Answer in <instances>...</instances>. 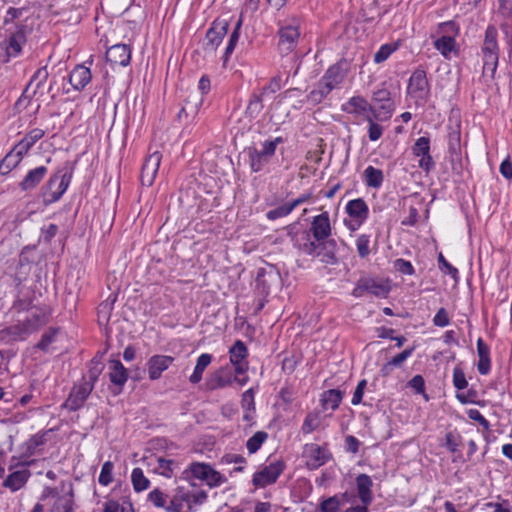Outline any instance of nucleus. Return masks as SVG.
I'll use <instances>...</instances> for the list:
<instances>
[{
	"instance_id": "1",
	"label": "nucleus",
	"mask_w": 512,
	"mask_h": 512,
	"mask_svg": "<svg viewBox=\"0 0 512 512\" xmlns=\"http://www.w3.org/2000/svg\"><path fill=\"white\" fill-rule=\"evenodd\" d=\"M74 172V164L65 162L42 186L40 196L44 206H49L61 199L68 189Z\"/></svg>"
},
{
	"instance_id": "2",
	"label": "nucleus",
	"mask_w": 512,
	"mask_h": 512,
	"mask_svg": "<svg viewBox=\"0 0 512 512\" xmlns=\"http://www.w3.org/2000/svg\"><path fill=\"white\" fill-rule=\"evenodd\" d=\"M207 498L208 494L204 490L193 491L179 486L174 490L166 512H192L194 505H202Z\"/></svg>"
},
{
	"instance_id": "3",
	"label": "nucleus",
	"mask_w": 512,
	"mask_h": 512,
	"mask_svg": "<svg viewBox=\"0 0 512 512\" xmlns=\"http://www.w3.org/2000/svg\"><path fill=\"white\" fill-rule=\"evenodd\" d=\"M498 31L493 25H489L485 31V37L481 48L483 56V73L494 76L499 60V46L497 42Z\"/></svg>"
},
{
	"instance_id": "4",
	"label": "nucleus",
	"mask_w": 512,
	"mask_h": 512,
	"mask_svg": "<svg viewBox=\"0 0 512 512\" xmlns=\"http://www.w3.org/2000/svg\"><path fill=\"white\" fill-rule=\"evenodd\" d=\"M277 48L281 56L291 54L297 47L300 39V21L292 19L285 21L279 28Z\"/></svg>"
},
{
	"instance_id": "5",
	"label": "nucleus",
	"mask_w": 512,
	"mask_h": 512,
	"mask_svg": "<svg viewBox=\"0 0 512 512\" xmlns=\"http://www.w3.org/2000/svg\"><path fill=\"white\" fill-rule=\"evenodd\" d=\"M390 290L391 286L388 280L362 277L357 281L356 286L352 291V295L359 298L365 293H370L379 298H386Z\"/></svg>"
},
{
	"instance_id": "6",
	"label": "nucleus",
	"mask_w": 512,
	"mask_h": 512,
	"mask_svg": "<svg viewBox=\"0 0 512 512\" xmlns=\"http://www.w3.org/2000/svg\"><path fill=\"white\" fill-rule=\"evenodd\" d=\"M407 92L415 99L416 103H424L427 101L430 93V85L426 71L422 67H418L410 76Z\"/></svg>"
},
{
	"instance_id": "7",
	"label": "nucleus",
	"mask_w": 512,
	"mask_h": 512,
	"mask_svg": "<svg viewBox=\"0 0 512 512\" xmlns=\"http://www.w3.org/2000/svg\"><path fill=\"white\" fill-rule=\"evenodd\" d=\"M285 468V463L282 460H276L262 467L259 471L254 473L252 483L255 487L264 488L268 485L275 483L278 477L282 474Z\"/></svg>"
},
{
	"instance_id": "8",
	"label": "nucleus",
	"mask_w": 512,
	"mask_h": 512,
	"mask_svg": "<svg viewBox=\"0 0 512 512\" xmlns=\"http://www.w3.org/2000/svg\"><path fill=\"white\" fill-rule=\"evenodd\" d=\"M372 101L378 105L374 107V115L377 119L389 120L394 111L395 103L391 97V92L382 87L373 92Z\"/></svg>"
},
{
	"instance_id": "9",
	"label": "nucleus",
	"mask_w": 512,
	"mask_h": 512,
	"mask_svg": "<svg viewBox=\"0 0 512 512\" xmlns=\"http://www.w3.org/2000/svg\"><path fill=\"white\" fill-rule=\"evenodd\" d=\"M303 457L306 460L307 468L315 470L326 464L332 455L326 447L310 443L304 446Z\"/></svg>"
},
{
	"instance_id": "10",
	"label": "nucleus",
	"mask_w": 512,
	"mask_h": 512,
	"mask_svg": "<svg viewBox=\"0 0 512 512\" xmlns=\"http://www.w3.org/2000/svg\"><path fill=\"white\" fill-rule=\"evenodd\" d=\"M92 391L93 389H91V385H86L82 381L78 384H75L72 387L68 398L63 403V407L73 412L79 410L84 406Z\"/></svg>"
},
{
	"instance_id": "11",
	"label": "nucleus",
	"mask_w": 512,
	"mask_h": 512,
	"mask_svg": "<svg viewBox=\"0 0 512 512\" xmlns=\"http://www.w3.org/2000/svg\"><path fill=\"white\" fill-rule=\"evenodd\" d=\"M74 491L70 482H61V494L54 500L49 512H74Z\"/></svg>"
},
{
	"instance_id": "12",
	"label": "nucleus",
	"mask_w": 512,
	"mask_h": 512,
	"mask_svg": "<svg viewBox=\"0 0 512 512\" xmlns=\"http://www.w3.org/2000/svg\"><path fill=\"white\" fill-rule=\"evenodd\" d=\"M229 23L225 19H216L206 33V51H215L222 43L223 38L227 34Z\"/></svg>"
},
{
	"instance_id": "13",
	"label": "nucleus",
	"mask_w": 512,
	"mask_h": 512,
	"mask_svg": "<svg viewBox=\"0 0 512 512\" xmlns=\"http://www.w3.org/2000/svg\"><path fill=\"white\" fill-rule=\"evenodd\" d=\"M248 349L241 340L235 341L229 349V360L233 365L235 374L242 375L248 370Z\"/></svg>"
},
{
	"instance_id": "14",
	"label": "nucleus",
	"mask_w": 512,
	"mask_h": 512,
	"mask_svg": "<svg viewBox=\"0 0 512 512\" xmlns=\"http://www.w3.org/2000/svg\"><path fill=\"white\" fill-rule=\"evenodd\" d=\"M49 322V314L43 308L32 309L25 320L19 322L27 337Z\"/></svg>"
},
{
	"instance_id": "15",
	"label": "nucleus",
	"mask_w": 512,
	"mask_h": 512,
	"mask_svg": "<svg viewBox=\"0 0 512 512\" xmlns=\"http://www.w3.org/2000/svg\"><path fill=\"white\" fill-rule=\"evenodd\" d=\"M341 110L347 114L367 117L374 115V106L362 96H353L341 106Z\"/></svg>"
},
{
	"instance_id": "16",
	"label": "nucleus",
	"mask_w": 512,
	"mask_h": 512,
	"mask_svg": "<svg viewBox=\"0 0 512 512\" xmlns=\"http://www.w3.org/2000/svg\"><path fill=\"white\" fill-rule=\"evenodd\" d=\"M331 223L328 212H323L317 216H315L311 222L310 233L313 235V238L320 242L328 241L331 235Z\"/></svg>"
},
{
	"instance_id": "17",
	"label": "nucleus",
	"mask_w": 512,
	"mask_h": 512,
	"mask_svg": "<svg viewBox=\"0 0 512 512\" xmlns=\"http://www.w3.org/2000/svg\"><path fill=\"white\" fill-rule=\"evenodd\" d=\"M294 65H296L295 67V70L293 72V75H297L298 71H299V67H300V62H298V58L296 56H293L289 59L288 61V64L286 65H283V74L279 73L277 75H275L269 82V84L265 87H263L261 90H262V93H276L277 91H279L281 88H282V84L283 82L286 83L288 82V79H289V76H290V71L288 70V67H293Z\"/></svg>"
},
{
	"instance_id": "18",
	"label": "nucleus",
	"mask_w": 512,
	"mask_h": 512,
	"mask_svg": "<svg viewBox=\"0 0 512 512\" xmlns=\"http://www.w3.org/2000/svg\"><path fill=\"white\" fill-rule=\"evenodd\" d=\"M161 159L162 155L158 151L149 154L145 159L140 175V179L143 185L151 186L154 183Z\"/></svg>"
},
{
	"instance_id": "19",
	"label": "nucleus",
	"mask_w": 512,
	"mask_h": 512,
	"mask_svg": "<svg viewBox=\"0 0 512 512\" xmlns=\"http://www.w3.org/2000/svg\"><path fill=\"white\" fill-rule=\"evenodd\" d=\"M345 209L349 217L356 224L355 226H349L351 230L357 229L368 218L369 208L362 198L350 200Z\"/></svg>"
},
{
	"instance_id": "20",
	"label": "nucleus",
	"mask_w": 512,
	"mask_h": 512,
	"mask_svg": "<svg viewBox=\"0 0 512 512\" xmlns=\"http://www.w3.org/2000/svg\"><path fill=\"white\" fill-rule=\"evenodd\" d=\"M174 362V357L169 355H153L146 363L148 377L150 380H158Z\"/></svg>"
},
{
	"instance_id": "21",
	"label": "nucleus",
	"mask_w": 512,
	"mask_h": 512,
	"mask_svg": "<svg viewBox=\"0 0 512 512\" xmlns=\"http://www.w3.org/2000/svg\"><path fill=\"white\" fill-rule=\"evenodd\" d=\"M294 246L302 253L309 256H321L320 242L311 240L310 232L304 231L301 234L291 235Z\"/></svg>"
},
{
	"instance_id": "22",
	"label": "nucleus",
	"mask_w": 512,
	"mask_h": 512,
	"mask_svg": "<svg viewBox=\"0 0 512 512\" xmlns=\"http://www.w3.org/2000/svg\"><path fill=\"white\" fill-rule=\"evenodd\" d=\"M294 246L302 253L309 256H321L320 242L311 240L310 232L304 231L301 234L291 235Z\"/></svg>"
},
{
	"instance_id": "23",
	"label": "nucleus",
	"mask_w": 512,
	"mask_h": 512,
	"mask_svg": "<svg viewBox=\"0 0 512 512\" xmlns=\"http://www.w3.org/2000/svg\"><path fill=\"white\" fill-rule=\"evenodd\" d=\"M106 59L114 66H127L131 59V49L126 44L113 45L107 50Z\"/></svg>"
},
{
	"instance_id": "24",
	"label": "nucleus",
	"mask_w": 512,
	"mask_h": 512,
	"mask_svg": "<svg viewBox=\"0 0 512 512\" xmlns=\"http://www.w3.org/2000/svg\"><path fill=\"white\" fill-rule=\"evenodd\" d=\"M31 477V472L27 468L13 471L2 482L4 488L9 489L11 492H17L24 488Z\"/></svg>"
},
{
	"instance_id": "25",
	"label": "nucleus",
	"mask_w": 512,
	"mask_h": 512,
	"mask_svg": "<svg viewBox=\"0 0 512 512\" xmlns=\"http://www.w3.org/2000/svg\"><path fill=\"white\" fill-rule=\"evenodd\" d=\"M26 42L24 26H18L5 42V49L8 57H16L20 54L23 44Z\"/></svg>"
},
{
	"instance_id": "26",
	"label": "nucleus",
	"mask_w": 512,
	"mask_h": 512,
	"mask_svg": "<svg viewBox=\"0 0 512 512\" xmlns=\"http://www.w3.org/2000/svg\"><path fill=\"white\" fill-rule=\"evenodd\" d=\"M348 73V64L345 60H340L331 65L324 73V78L329 81L334 88L342 84Z\"/></svg>"
},
{
	"instance_id": "27",
	"label": "nucleus",
	"mask_w": 512,
	"mask_h": 512,
	"mask_svg": "<svg viewBox=\"0 0 512 512\" xmlns=\"http://www.w3.org/2000/svg\"><path fill=\"white\" fill-rule=\"evenodd\" d=\"M235 379L236 377H233L230 370L223 367L210 375L207 379L206 385L209 390H217L231 385Z\"/></svg>"
},
{
	"instance_id": "28",
	"label": "nucleus",
	"mask_w": 512,
	"mask_h": 512,
	"mask_svg": "<svg viewBox=\"0 0 512 512\" xmlns=\"http://www.w3.org/2000/svg\"><path fill=\"white\" fill-rule=\"evenodd\" d=\"M47 172L48 169L45 166H39L29 170L22 181L19 183L20 189L22 191H31L35 189L44 179Z\"/></svg>"
},
{
	"instance_id": "29",
	"label": "nucleus",
	"mask_w": 512,
	"mask_h": 512,
	"mask_svg": "<svg viewBox=\"0 0 512 512\" xmlns=\"http://www.w3.org/2000/svg\"><path fill=\"white\" fill-rule=\"evenodd\" d=\"M109 379L111 383L119 388L118 393L128 380V371L118 359L109 361Z\"/></svg>"
},
{
	"instance_id": "30",
	"label": "nucleus",
	"mask_w": 512,
	"mask_h": 512,
	"mask_svg": "<svg viewBox=\"0 0 512 512\" xmlns=\"http://www.w3.org/2000/svg\"><path fill=\"white\" fill-rule=\"evenodd\" d=\"M211 467L212 466L209 463L194 461L184 469L182 472V479L187 481L198 479L205 482Z\"/></svg>"
},
{
	"instance_id": "31",
	"label": "nucleus",
	"mask_w": 512,
	"mask_h": 512,
	"mask_svg": "<svg viewBox=\"0 0 512 512\" xmlns=\"http://www.w3.org/2000/svg\"><path fill=\"white\" fill-rule=\"evenodd\" d=\"M91 78V71L88 67L84 65H77L70 72L69 82L75 90L80 91L87 86L91 81Z\"/></svg>"
},
{
	"instance_id": "32",
	"label": "nucleus",
	"mask_w": 512,
	"mask_h": 512,
	"mask_svg": "<svg viewBox=\"0 0 512 512\" xmlns=\"http://www.w3.org/2000/svg\"><path fill=\"white\" fill-rule=\"evenodd\" d=\"M373 482L369 475L359 474L356 477V488L358 497L363 505L368 506L372 501V488Z\"/></svg>"
},
{
	"instance_id": "33",
	"label": "nucleus",
	"mask_w": 512,
	"mask_h": 512,
	"mask_svg": "<svg viewBox=\"0 0 512 512\" xmlns=\"http://www.w3.org/2000/svg\"><path fill=\"white\" fill-rule=\"evenodd\" d=\"M333 89H335L334 86L322 76L315 88L308 94L307 99L313 104H319Z\"/></svg>"
},
{
	"instance_id": "34",
	"label": "nucleus",
	"mask_w": 512,
	"mask_h": 512,
	"mask_svg": "<svg viewBox=\"0 0 512 512\" xmlns=\"http://www.w3.org/2000/svg\"><path fill=\"white\" fill-rule=\"evenodd\" d=\"M24 155L25 153L20 152V149L15 145L0 162V174L7 175L10 173L19 165Z\"/></svg>"
},
{
	"instance_id": "35",
	"label": "nucleus",
	"mask_w": 512,
	"mask_h": 512,
	"mask_svg": "<svg viewBox=\"0 0 512 512\" xmlns=\"http://www.w3.org/2000/svg\"><path fill=\"white\" fill-rule=\"evenodd\" d=\"M21 324H17L5 327L0 330V341L4 344H11L16 341H23L27 339Z\"/></svg>"
},
{
	"instance_id": "36",
	"label": "nucleus",
	"mask_w": 512,
	"mask_h": 512,
	"mask_svg": "<svg viewBox=\"0 0 512 512\" xmlns=\"http://www.w3.org/2000/svg\"><path fill=\"white\" fill-rule=\"evenodd\" d=\"M343 399V392L339 389H329L321 394V406L323 409L335 411Z\"/></svg>"
},
{
	"instance_id": "37",
	"label": "nucleus",
	"mask_w": 512,
	"mask_h": 512,
	"mask_svg": "<svg viewBox=\"0 0 512 512\" xmlns=\"http://www.w3.org/2000/svg\"><path fill=\"white\" fill-rule=\"evenodd\" d=\"M323 416L321 414V411L319 410H313L309 412L301 426V432L304 435L311 434L315 430L319 429L323 423Z\"/></svg>"
},
{
	"instance_id": "38",
	"label": "nucleus",
	"mask_w": 512,
	"mask_h": 512,
	"mask_svg": "<svg viewBox=\"0 0 512 512\" xmlns=\"http://www.w3.org/2000/svg\"><path fill=\"white\" fill-rule=\"evenodd\" d=\"M45 135V131L40 128L30 130L17 144L20 152L27 154L34 144Z\"/></svg>"
},
{
	"instance_id": "39",
	"label": "nucleus",
	"mask_w": 512,
	"mask_h": 512,
	"mask_svg": "<svg viewBox=\"0 0 512 512\" xmlns=\"http://www.w3.org/2000/svg\"><path fill=\"white\" fill-rule=\"evenodd\" d=\"M212 359V355L208 353H203L197 358L194 371L189 377L192 384H197L202 380L203 372L211 364Z\"/></svg>"
},
{
	"instance_id": "40",
	"label": "nucleus",
	"mask_w": 512,
	"mask_h": 512,
	"mask_svg": "<svg viewBox=\"0 0 512 512\" xmlns=\"http://www.w3.org/2000/svg\"><path fill=\"white\" fill-rule=\"evenodd\" d=\"M363 179L365 184L371 188H380L384 180V174L382 170L373 166H368L363 173Z\"/></svg>"
},
{
	"instance_id": "41",
	"label": "nucleus",
	"mask_w": 512,
	"mask_h": 512,
	"mask_svg": "<svg viewBox=\"0 0 512 512\" xmlns=\"http://www.w3.org/2000/svg\"><path fill=\"white\" fill-rule=\"evenodd\" d=\"M242 24H243V16L240 15L239 19L237 20V22H236V24L234 26V29H233L231 35L229 37V41L227 43L224 55L222 57L224 65H226V63L229 60L230 55L233 53V51H234V49L236 47V44H237V42L239 40L240 30H241Z\"/></svg>"
},
{
	"instance_id": "42",
	"label": "nucleus",
	"mask_w": 512,
	"mask_h": 512,
	"mask_svg": "<svg viewBox=\"0 0 512 512\" xmlns=\"http://www.w3.org/2000/svg\"><path fill=\"white\" fill-rule=\"evenodd\" d=\"M455 46L456 41L451 36H442L434 42L435 49L445 58H449L450 53L455 50Z\"/></svg>"
},
{
	"instance_id": "43",
	"label": "nucleus",
	"mask_w": 512,
	"mask_h": 512,
	"mask_svg": "<svg viewBox=\"0 0 512 512\" xmlns=\"http://www.w3.org/2000/svg\"><path fill=\"white\" fill-rule=\"evenodd\" d=\"M131 482L136 492H142L148 489L150 485L149 479L144 475L141 468H134L131 474Z\"/></svg>"
},
{
	"instance_id": "44",
	"label": "nucleus",
	"mask_w": 512,
	"mask_h": 512,
	"mask_svg": "<svg viewBox=\"0 0 512 512\" xmlns=\"http://www.w3.org/2000/svg\"><path fill=\"white\" fill-rule=\"evenodd\" d=\"M336 241L334 239H330L328 241L322 242L320 244V248L324 250V253L322 255V262H325L327 264H334L337 261L336 258Z\"/></svg>"
},
{
	"instance_id": "45",
	"label": "nucleus",
	"mask_w": 512,
	"mask_h": 512,
	"mask_svg": "<svg viewBox=\"0 0 512 512\" xmlns=\"http://www.w3.org/2000/svg\"><path fill=\"white\" fill-rule=\"evenodd\" d=\"M366 121L368 122V137L370 141L379 140L384 132V127L379 124V121H383L382 119L375 118V115L371 117H367Z\"/></svg>"
},
{
	"instance_id": "46",
	"label": "nucleus",
	"mask_w": 512,
	"mask_h": 512,
	"mask_svg": "<svg viewBox=\"0 0 512 512\" xmlns=\"http://www.w3.org/2000/svg\"><path fill=\"white\" fill-rule=\"evenodd\" d=\"M265 93H262V90L259 92V93H253L250 100H249V104L247 106V113L251 116V117H257L261 111L263 110L264 108V105H263V97H264Z\"/></svg>"
},
{
	"instance_id": "47",
	"label": "nucleus",
	"mask_w": 512,
	"mask_h": 512,
	"mask_svg": "<svg viewBox=\"0 0 512 512\" xmlns=\"http://www.w3.org/2000/svg\"><path fill=\"white\" fill-rule=\"evenodd\" d=\"M250 166L252 171L259 172L269 162L270 158L262 156L256 148L249 149Z\"/></svg>"
},
{
	"instance_id": "48",
	"label": "nucleus",
	"mask_w": 512,
	"mask_h": 512,
	"mask_svg": "<svg viewBox=\"0 0 512 512\" xmlns=\"http://www.w3.org/2000/svg\"><path fill=\"white\" fill-rule=\"evenodd\" d=\"M116 301V296L113 298L110 296L107 300L103 301L98 306V319L99 321L107 323L110 319V316L112 314L114 303Z\"/></svg>"
},
{
	"instance_id": "49",
	"label": "nucleus",
	"mask_w": 512,
	"mask_h": 512,
	"mask_svg": "<svg viewBox=\"0 0 512 512\" xmlns=\"http://www.w3.org/2000/svg\"><path fill=\"white\" fill-rule=\"evenodd\" d=\"M268 434L264 431L256 432L252 437H250L246 442L247 450L250 454L256 453L262 444L267 440Z\"/></svg>"
},
{
	"instance_id": "50",
	"label": "nucleus",
	"mask_w": 512,
	"mask_h": 512,
	"mask_svg": "<svg viewBox=\"0 0 512 512\" xmlns=\"http://www.w3.org/2000/svg\"><path fill=\"white\" fill-rule=\"evenodd\" d=\"M59 332L58 328L50 327L42 335L40 341L37 343L36 348L47 352L49 346L55 341L56 336Z\"/></svg>"
},
{
	"instance_id": "51",
	"label": "nucleus",
	"mask_w": 512,
	"mask_h": 512,
	"mask_svg": "<svg viewBox=\"0 0 512 512\" xmlns=\"http://www.w3.org/2000/svg\"><path fill=\"white\" fill-rule=\"evenodd\" d=\"M103 366L99 362L93 363L88 371L87 376H83L82 382L86 385H91V389H94L95 383L97 382L100 374L102 373Z\"/></svg>"
},
{
	"instance_id": "52",
	"label": "nucleus",
	"mask_w": 512,
	"mask_h": 512,
	"mask_svg": "<svg viewBox=\"0 0 512 512\" xmlns=\"http://www.w3.org/2000/svg\"><path fill=\"white\" fill-rule=\"evenodd\" d=\"M157 462L158 467L156 471L166 478H171L174 473V466L176 465V462L172 459H164L162 457H159Z\"/></svg>"
},
{
	"instance_id": "53",
	"label": "nucleus",
	"mask_w": 512,
	"mask_h": 512,
	"mask_svg": "<svg viewBox=\"0 0 512 512\" xmlns=\"http://www.w3.org/2000/svg\"><path fill=\"white\" fill-rule=\"evenodd\" d=\"M114 464L111 461H106L103 463L98 481L103 486H108L113 481V472Z\"/></svg>"
},
{
	"instance_id": "54",
	"label": "nucleus",
	"mask_w": 512,
	"mask_h": 512,
	"mask_svg": "<svg viewBox=\"0 0 512 512\" xmlns=\"http://www.w3.org/2000/svg\"><path fill=\"white\" fill-rule=\"evenodd\" d=\"M282 137H276L274 140H266L262 143V148L258 150L262 156L268 157L271 159V157L275 154L276 148L278 144L283 143Z\"/></svg>"
},
{
	"instance_id": "55",
	"label": "nucleus",
	"mask_w": 512,
	"mask_h": 512,
	"mask_svg": "<svg viewBox=\"0 0 512 512\" xmlns=\"http://www.w3.org/2000/svg\"><path fill=\"white\" fill-rule=\"evenodd\" d=\"M48 76L49 73L46 66L39 68L32 76L27 88L32 85H35V89L41 88L46 83Z\"/></svg>"
},
{
	"instance_id": "56",
	"label": "nucleus",
	"mask_w": 512,
	"mask_h": 512,
	"mask_svg": "<svg viewBox=\"0 0 512 512\" xmlns=\"http://www.w3.org/2000/svg\"><path fill=\"white\" fill-rule=\"evenodd\" d=\"M413 154L417 157L430 153V140L428 137H420L412 147Z\"/></svg>"
},
{
	"instance_id": "57",
	"label": "nucleus",
	"mask_w": 512,
	"mask_h": 512,
	"mask_svg": "<svg viewBox=\"0 0 512 512\" xmlns=\"http://www.w3.org/2000/svg\"><path fill=\"white\" fill-rule=\"evenodd\" d=\"M227 482V478L220 472L211 467L208 477L205 481L206 485L210 488L219 487L220 485Z\"/></svg>"
},
{
	"instance_id": "58",
	"label": "nucleus",
	"mask_w": 512,
	"mask_h": 512,
	"mask_svg": "<svg viewBox=\"0 0 512 512\" xmlns=\"http://www.w3.org/2000/svg\"><path fill=\"white\" fill-rule=\"evenodd\" d=\"M167 496L159 489L155 488L148 494V500L157 508H164L166 510Z\"/></svg>"
},
{
	"instance_id": "59",
	"label": "nucleus",
	"mask_w": 512,
	"mask_h": 512,
	"mask_svg": "<svg viewBox=\"0 0 512 512\" xmlns=\"http://www.w3.org/2000/svg\"><path fill=\"white\" fill-rule=\"evenodd\" d=\"M396 50V46L393 44H384L374 54V62L379 64L389 58V56Z\"/></svg>"
},
{
	"instance_id": "60",
	"label": "nucleus",
	"mask_w": 512,
	"mask_h": 512,
	"mask_svg": "<svg viewBox=\"0 0 512 512\" xmlns=\"http://www.w3.org/2000/svg\"><path fill=\"white\" fill-rule=\"evenodd\" d=\"M370 237L366 234H361L356 240V247L358 255L361 258H365L370 254L369 249Z\"/></svg>"
},
{
	"instance_id": "61",
	"label": "nucleus",
	"mask_w": 512,
	"mask_h": 512,
	"mask_svg": "<svg viewBox=\"0 0 512 512\" xmlns=\"http://www.w3.org/2000/svg\"><path fill=\"white\" fill-rule=\"evenodd\" d=\"M292 208L289 203H285L267 212L266 216L269 220H276L281 217H285L292 212Z\"/></svg>"
},
{
	"instance_id": "62",
	"label": "nucleus",
	"mask_w": 512,
	"mask_h": 512,
	"mask_svg": "<svg viewBox=\"0 0 512 512\" xmlns=\"http://www.w3.org/2000/svg\"><path fill=\"white\" fill-rule=\"evenodd\" d=\"M46 442L45 434H35L33 435L27 442V452L32 455L35 453V450L44 445Z\"/></svg>"
},
{
	"instance_id": "63",
	"label": "nucleus",
	"mask_w": 512,
	"mask_h": 512,
	"mask_svg": "<svg viewBox=\"0 0 512 512\" xmlns=\"http://www.w3.org/2000/svg\"><path fill=\"white\" fill-rule=\"evenodd\" d=\"M453 384L458 390H463L468 385L465 374L459 367H455L453 370Z\"/></svg>"
},
{
	"instance_id": "64",
	"label": "nucleus",
	"mask_w": 512,
	"mask_h": 512,
	"mask_svg": "<svg viewBox=\"0 0 512 512\" xmlns=\"http://www.w3.org/2000/svg\"><path fill=\"white\" fill-rule=\"evenodd\" d=\"M339 505V500L334 496L324 500L320 505V509L321 512H338Z\"/></svg>"
}]
</instances>
